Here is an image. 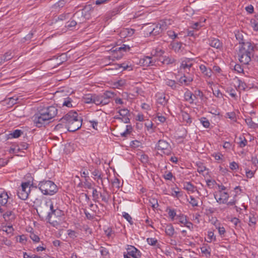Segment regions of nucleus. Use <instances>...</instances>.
<instances>
[{"instance_id": "f257e3e1", "label": "nucleus", "mask_w": 258, "mask_h": 258, "mask_svg": "<svg viewBox=\"0 0 258 258\" xmlns=\"http://www.w3.org/2000/svg\"><path fill=\"white\" fill-rule=\"evenodd\" d=\"M57 113V109L54 106H49L40 110L33 117L34 123L36 126L41 127L48 123V121L54 116Z\"/></svg>"}, {"instance_id": "f03ea898", "label": "nucleus", "mask_w": 258, "mask_h": 258, "mask_svg": "<svg viewBox=\"0 0 258 258\" xmlns=\"http://www.w3.org/2000/svg\"><path fill=\"white\" fill-rule=\"evenodd\" d=\"M255 47L251 42H247L242 46H239L237 53L239 61L244 64H248L253 57Z\"/></svg>"}, {"instance_id": "7ed1b4c3", "label": "nucleus", "mask_w": 258, "mask_h": 258, "mask_svg": "<svg viewBox=\"0 0 258 258\" xmlns=\"http://www.w3.org/2000/svg\"><path fill=\"white\" fill-rule=\"evenodd\" d=\"M37 212L39 217L43 219L45 217L47 222L51 223V218L53 215H56V210L54 209L53 204L51 201L46 202L44 204H41Z\"/></svg>"}, {"instance_id": "20e7f679", "label": "nucleus", "mask_w": 258, "mask_h": 258, "mask_svg": "<svg viewBox=\"0 0 258 258\" xmlns=\"http://www.w3.org/2000/svg\"><path fill=\"white\" fill-rule=\"evenodd\" d=\"M38 186L42 194L44 195L52 196L56 193L58 188L56 185L51 180H44L40 181Z\"/></svg>"}, {"instance_id": "39448f33", "label": "nucleus", "mask_w": 258, "mask_h": 258, "mask_svg": "<svg viewBox=\"0 0 258 258\" xmlns=\"http://www.w3.org/2000/svg\"><path fill=\"white\" fill-rule=\"evenodd\" d=\"M33 179L32 178L31 180L22 182L17 190V195L19 199L24 201L27 200L31 192V187L37 188V185L33 184Z\"/></svg>"}, {"instance_id": "423d86ee", "label": "nucleus", "mask_w": 258, "mask_h": 258, "mask_svg": "<svg viewBox=\"0 0 258 258\" xmlns=\"http://www.w3.org/2000/svg\"><path fill=\"white\" fill-rule=\"evenodd\" d=\"M78 117V114L76 111H71L60 119V121L67 126Z\"/></svg>"}, {"instance_id": "0eeeda50", "label": "nucleus", "mask_w": 258, "mask_h": 258, "mask_svg": "<svg viewBox=\"0 0 258 258\" xmlns=\"http://www.w3.org/2000/svg\"><path fill=\"white\" fill-rule=\"evenodd\" d=\"M130 47L128 45L123 44L120 47H113L110 49L111 52L113 53V57L117 59L122 57L121 52H126L129 51Z\"/></svg>"}, {"instance_id": "6e6552de", "label": "nucleus", "mask_w": 258, "mask_h": 258, "mask_svg": "<svg viewBox=\"0 0 258 258\" xmlns=\"http://www.w3.org/2000/svg\"><path fill=\"white\" fill-rule=\"evenodd\" d=\"M114 92L106 91L103 94L100 95L101 102V106L108 104L111 99L115 96Z\"/></svg>"}, {"instance_id": "1a4fd4ad", "label": "nucleus", "mask_w": 258, "mask_h": 258, "mask_svg": "<svg viewBox=\"0 0 258 258\" xmlns=\"http://www.w3.org/2000/svg\"><path fill=\"white\" fill-rule=\"evenodd\" d=\"M82 119L81 117H78L72 122H71L66 127L68 131L70 132H74L79 130L82 126Z\"/></svg>"}, {"instance_id": "9d476101", "label": "nucleus", "mask_w": 258, "mask_h": 258, "mask_svg": "<svg viewBox=\"0 0 258 258\" xmlns=\"http://www.w3.org/2000/svg\"><path fill=\"white\" fill-rule=\"evenodd\" d=\"M172 49L177 53L183 54L185 52L184 47L185 44L179 42H174L171 44Z\"/></svg>"}, {"instance_id": "9b49d317", "label": "nucleus", "mask_w": 258, "mask_h": 258, "mask_svg": "<svg viewBox=\"0 0 258 258\" xmlns=\"http://www.w3.org/2000/svg\"><path fill=\"white\" fill-rule=\"evenodd\" d=\"M156 60L153 57L144 56L140 60V63L145 67L155 66Z\"/></svg>"}, {"instance_id": "f8f14e48", "label": "nucleus", "mask_w": 258, "mask_h": 258, "mask_svg": "<svg viewBox=\"0 0 258 258\" xmlns=\"http://www.w3.org/2000/svg\"><path fill=\"white\" fill-rule=\"evenodd\" d=\"M235 35L236 40L239 42V46H242L245 43L251 42L249 41H246L245 39V37H246V34L242 31H237Z\"/></svg>"}, {"instance_id": "ddd939ff", "label": "nucleus", "mask_w": 258, "mask_h": 258, "mask_svg": "<svg viewBox=\"0 0 258 258\" xmlns=\"http://www.w3.org/2000/svg\"><path fill=\"white\" fill-rule=\"evenodd\" d=\"M127 251V254L134 258H139L141 256L140 251L134 246L128 245Z\"/></svg>"}, {"instance_id": "4468645a", "label": "nucleus", "mask_w": 258, "mask_h": 258, "mask_svg": "<svg viewBox=\"0 0 258 258\" xmlns=\"http://www.w3.org/2000/svg\"><path fill=\"white\" fill-rule=\"evenodd\" d=\"M220 197L218 198L217 194H214V198L219 204H226L229 198V195L226 192H221L220 191Z\"/></svg>"}, {"instance_id": "2eb2a0df", "label": "nucleus", "mask_w": 258, "mask_h": 258, "mask_svg": "<svg viewBox=\"0 0 258 258\" xmlns=\"http://www.w3.org/2000/svg\"><path fill=\"white\" fill-rule=\"evenodd\" d=\"M22 147L21 148L20 146H13V147L10 149L9 152L10 153L14 154L16 155L23 156V155L21 153H23V150H27L28 146H22Z\"/></svg>"}, {"instance_id": "dca6fc26", "label": "nucleus", "mask_w": 258, "mask_h": 258, "mask_svg": "<svg viewBox=\"0 0 258 258\" xmlns=\"http://www.w3.org/2000/svg\"><path fill=\"white\" fill-rule=\"evenodd\" d=\"M103 192H100L99 197L101 199V201L108 204L110 199V194L107 191L106 188L103 187Z\"/></svg>"}, {"instance_id": "f3484780", "label": "nucleus", "mask_w": 258, "mask_h": 258, "mask_svg": "<svg viewBox=\"0 0 258 258\" xmlns=\"http://www.w3.org/2000/svg\"><path fill=\"white\" fill-rule=\"evenodd\" d=\"M209 44L211 46L217 49H220L222 47V42L217 38H211L209 39Z\"/></svg>"}, {"instance_id": "a211bd4d", "label": "nucleus", "mask_w": 258, "mask_h": 258, "mask_svg": "<svg viewBox=\"0 0 258 258\" xmlns=\"http://www.w3.org/2000/svg\"><path fill=\"white\" fill-rule=\"evenodd\" d=\"M155 27L154 24H149L146 25L143 27V30L144 32V34L148 36L152 35V32L154 30Z\"/></svg>"}, {"instance_id": "6ab92c4d", "label": "nucleus", "mask_w": 258, "mask_h": 258, "mask_svg": "<svg viewBox=\"0 0 258 258\" xmlns=\"http://www.w3.org/2000/svg\"><path fill=\"white\" fill-rule=\"evenodd\" d=\"M200 69L204 76L207 78H210L212 75V71L210 68H207L204 64L200 66Z\"/></svg>"}, {"instance_id": "aec40b11", "label": "nucleus", "mask_w": 258, "mask_h": 258, "mask_svg": "<svg viewBox=\"0 0 258 258\" xmlns=\"http://www.w3.org/2000/svg\"><path fill=\"white\" fill-rule=\"evenodd\" d=\"M91 10H92V6L91 5H89L85 6L82 10L79 11L81 12V13H82L83 16L87 20V19H89L90 17V15H91L90 12L91 11Z\"/></svg>"}, {"instance_id": "412c9836", "label": "nucleus", "mask_w": 258, "mask_h": 258, "mask_svg": "<svg viewBox=\"0 0 258 258\" xmlns=\"http://www.w3.org/2000/svg\"><path fill=\"white\" fill-rule=\"evenodd\" d=\"M13 56L14 55L11 51H7L3 55V56L0 57V65H2L6 61L11 59Z\"/></svg>"}, {"instance_id": "4be33fe9", "label": "nucleus", "mask_w": 258, "mask_h": 258, "mask_svg": "<svg viewBox=\"0 0 258 258\" xmlns=\"http://www.w3.org/2000/svg\"><path fill=\"white\" fill-rule=\"evenodd\" d=\"M169 99V96H166L164 94H161L158 96L157 102L163 106L167 105Z\"/></svg>"}, {"instance_id": "5701e85b", "label": "nucleus", "mask_w": 258, "mask_h": 258, "mask_svg": "<svg viewBox=\"0 0 258 258\" xmlns=\"http://www.w3.org/2000/svg\"><path fill=\"white\" fill-rule=\"evenodd\" d=\"M73 18L76 20L78 24H82L86 20V18L83 16L82 13L79 11L77 12L74 15Z\"/></svg>"}, {"instance_id": "b1692460", "label": "nucleus", "mask_w": 258, "mask_h": 258, "mask_svg": "<svg viewBox=\"0 0 258 258\" xmlns=\"http://www.w3.org/2000/svg\"><path fill=\"white\" fill-rule=\"evenodd\" d=\"M184 98L186 101L189 102L190 103H193L197 97L191 92L187 90L184 93Z\"/></svg>"}, {"instance_id": "393cba45", "label": "nucleus", "mask_w": 258, "mask_h": 258, "mask_svg": "<svg viewBox=\"0 0 258 258\" xmlns=\"http://www.w3.org/2000/svg\"><path fill=\"white\" fill-rule=\"evenodd\" d=\"M172 21L170 19H165L161 20L158 23L162 30H166L168 26L172 24Z\"/></svg>"}, {"instance_id": "a878e982", "label": "nucleus", "mask_w": 258, "mask_h": 258, "mask_svg": "<svg viewBox=\"0 0 258 258\" xmlns=\"http://www.w3.org/2000/svg\"><path fill=\"white\" fill-rule=\"evenodd\" d=\"M9 196L6 192L0 194V206H4L8 203Z\"/></svg>"}, {"instance_id": "bb28decb", "label": "nucleus", "mask_w": 258, "mask_h": 258, "mask_svg": "<svg viewBox=\"0 0 258 258\" xmlns=\"http://www.w3.org/2000/svg\"><path fill=\"white\" fill-rule=\"evenodd\" d=\"M165 232L166 234L170 237H172L174 235L175 230L172 224H170L166 225Z\"/></svg>"}, {"instance_id": "cd10ccee", "label": "nucleus", "mask_w": 258, "mask_h": 258, "mask_svg": "<svg viewBox=\"0 0 258 258\" xmlns=\"http://www.w3.org/2000/svg\"><path fill=\"white\" fill-rule=\"evenodd\" d=\"M5 221L13 220L15 219V215L11 211H8L3 215Z\"/></svg>"}, {"instance_id": "c85d7f7f", "label": "nucleus", "mask_w": 258, "mask_h": 258, "mask_svg": "<svg viewBox=\"0 0 258 258\" xmlns=\"http://www.w3.org/2000/svg\"><path fill=\"white\" fill-rule=\"evenodd\" d=\"M192 81V79L191 77H187L185 76L181 77L179 80V82L181 84H184L188 85L189 83Z\"/></svg>"}, {"instance_id": "c756f323", "label": "nucleus", "mask_w": 258, "mask_h": 258, "mask_svg": "<svg viewBox=\"0 0 258 258\" xmlns=\"http://www.w3.org/2000/svg\"><path fill=\"white\" fill-rule=\"evenodd\" d=\"M250 25L254 30L258 31V15L255 16L254 18L251 19Z\"/></svg>"}, {"instance_id": "7c9ffc66", "label": "nucleus", "mask_w": 258, "mask_h": 258, "mask_svg": "<svg viewBox=\"0 0 258 258\" xmlns=\"http://www.w3.org/2000/svg\"><path fill=\"white\" fill-rule=\"evenodd\" d=\"M246 123L251 128H256L258 127V124L253 122L251 117H248L245 119Z\"/></svg>"}, {"instance_id": "2f4dec72", "label": "nucleus", "mask_w": 258, "mask_h": 258, "mask_svg": "<svg viewBox=\"0 0 258 258\" xmlns=\"http://www.w3.org/2000/svg\"><path fill=\"white\" fill-rule=\"evenodd\" d=\"M135 33V30L131 28H125L124 29L122 32V35H125V37H131Z\"/></svg>"}, {"instance_id": "473e14b6", "label": "nucleus", "mask_w": 258, "mask_h": 258, "mask_svg": "<svg viewBox=\"0 0 258 258\" xmlns=\"http://www.w3.org/2000/svg\"><path fill=\"white\" fill-rule=\"evenodd\" d=\"M23 132L20 130H16L9 135V138H17L21 136Z\"/></svg>"}, {"instance_id": "72a5a7b5", "label": "nucleus", "mask_w": 258, "mask_h": 258, "mask_svg": "<svg viewBox=\"0 0 258 258\" xmlns=\"http://www.w3.org/2000/svg\"><path fill=\"white\" fill-rule=\"evenodd\" d=\"M92 175L95 177V179L97 178L98 179H102L103 174L98 169H95L92 172ZM101 184L103 185V181L101 180Z\"/></svg>"}, {"instance_id": "f704fd0d", "label": "nucleus", "mask_w": 258, "mask_h": 258, "mask_svg": "<svg viewBox=\"0 0 258 258\" xmlns=\"http://www.w3.org/2000/svg\"><path fill=\"white\" fill-rule=\"evenodd\" d=\"M62 105V106H66L68 107H73V99L72 98L68 97L66 98H64L63 101Z\"/></svg>"}, {"instance_id": "c9c22d12", "label": "nucleus", "mask_w": 258, "mask_h": 258, "mask_svg": "<svg viewBox=\"0 0 258 258\" xmlns=\"http://www.w3.org/2000/svg\"><path fill=\"white\" fill-rule=\"evenodd\" d=\"M184 188L187 190V191L194 192L196 190V187L190 182H188L184 183Z\"/></svg>"}, {"instance_id": "e433bc0d", "label": "nucleus", "mask_w": 258, "mask_h": 258, "mask_svg": "<svg viewBox=\"0 0 258 258\" xmlns=\"http://www.w3.org/2000/svg\"><path fill=\"white\" fill-rule=\"evenodd\" d=\"M196 166L197 167V171L200 173H203L206 169V168L204 166V164L200 161L197 162L196 163Z\"/></svg>"}, {"instance_id": "4c0bfd02", "label": "nucleus", "mask_w": 258, "mask_h": 258, "mask_svg": "<svg viewBox=\"0 0 258 258\" xmlns=\"http://www.w3.org/2000/svg\"><path fill=\"white\" fill-rule=\"evenodd\" d=\"M57 65L59 66L67 60L66 55L64 53L56 57Z\"/></svg>"}, {"instance_id": "58836bf2", "label": "nucleus", "mask_w": 258, "mask_h": 258, "mask_svg": "<svg viewBox=\"0 0 258 258\" xmlns=\"http://www.w3.org/2000/svg\"><path fill=\"white\" fill-rule=\"evenodd\" d=\"M100 192L97 191V189L93 188L92 192L93 200L95 202H99Z\"/></svg>"}, {"instance_id": "ea45409f", "label": "nucleus", "mask_w": 258, "mask_h": 258, "mask_svg": "<svg viewBox=\"0 0 258 258\" xmlns=\"http://www.w3.org/2000/svg\"><path fill=\"white\" fill-rule=\"evenodd\" d=\"M132 130V127L131 125H127L126 126V129L122 132L120 133V135L121 137H126L127 135L130 134L131 131Z\"/></svg>"}, {"instance_id": "a19ab883", "label": "nucleus", "mask_w": 258, "mask_h": 258, "mask_svg": "<svg viewBox=\"0 0 258 258\" xmlns=\"http://www.w3.org/2000/svg\"><path fill=\"white\" fill-rule=\"evenodd\" d=\"M163 30L159 25V24H155L154 30L152 32V36H156L159 34Z\"/></svg>"}, {"instance_id": "79ce46f5", "label": "nucleus", "mask_w": 258, "mask_h": 258, "mask_svg": "<svg viewBox=\"0 0 258 258\" xmlns=\"http://www.w3.org/2000/svg\"><path fill=\"white\" fill-rule=\"evenodd\" d=\"M64 1L63 0H60L53 5V8L54 9L55 11L59 10V8H62L64 6Z\"/></svg>"}, {"instance_id": "37998d69", "label": "nucleus", "mask_w": 258, "mask_h": 258, "mask_svg": "<svg viewBox=\"0 0 258 258\" xmlns=\"http://www.w3.org/2000/svg\"><path fill=\"white\" fill-rule=\"evenodd\" d=\"M166 84L173 89H175L177 87V84L174 80H166Z\"/></svg>"}, {"instance_id": "c03bdc74", "label": "nucleus", "mask_w": 258, "mask_h": 258, "mask_svg": "<svg viewBox=\"0 0 258 258\" xmlns=\"http://www.w3.org/2000/svg\"><path fill=\"white\" fill-rule=\"evenodd\" d=\"M93 103L96 105H101L100 95H93Z\"/></svg>"}, {"instance_id": "a18cd8bd", "label": "nucleus", "mask_w": 258, "mask_h": 258, "mask_svg": "<svg viewBox=\"0 0 258 258\" xmlns=\"http://www.w3.org/2000/svg\"><path fill=\"white\" fill-rule=\"evenodd\" d=\"M137 155L140 156V160L143 164H146L148 162V156L145 154H140L137 153Z\"/></svg>"}, {"instance_id": "49530a36", "label": "nucleus", "mask_w": 258, "mask_h": 258, "mask_svg": "<svg viewBox=\"0 0 258 258\" xmlns=\"http://www.w3.org/2000/svg\"><path fill=\"white\" fill-rule=\"evenodd\" d=\"M118 113L119 114V115L121 116V117L130 116V111L126 108L120 109L118 111Z\"/></svg>"}, {"instance_id": "de8ad7c7", "label": "nucleus", "mask_w": 258, "mask_h": 258, "mask_svg": "<svg viewBox=\"0 0 258 258\" xmlns=\"http://www.w3.org/2000/svg\"><path fill=\"white\" fill-rule=\"evenodd\" d=\"M183 119L186 121V123H190L191 122V119L190 115L186 112H183L182 113Z\"/></svg>"}, {"instance_id": "09e8293b", "label": "nucleus", "mask_w": 258, "mask_h": 258, "mask_svg": "<svg viewBox=\"0 0 258 258\" xmlns=\"http://www.w3.org/2000/svg\"><path fill=\"white\" fill-rule=\"evenodd\" d=\"M93 95H87L84 97L83 99V101L85 103L89 104L93 103Z\"/></svg>"}, {"instance_id": "8fccbe9b", "label": "nucleus", "mask_w": 258, "mask_h": 258, "mask_svg": "<svg viewBox=\"0 0 258 258\" xmlns=\"http://www.w3.org/2000/svg\"><path fill=\"white\" fill-rule=\"evenodd\" d=\"M201 123L205 127H209L210 126V122L209 120L206 117H202L200 119Z\"/></svg>"}, {"instance_id": "3c124183", "label": "nucleus", "mask_w": 258, "mask_h": 258, "mask_svg": "<svg viewBox=\"0 0 258 258\" xmlns=\"http://www.w3.org/2000/svg\"><path fill=\"white\" fill-rule=\"evenodd\" d=\"M67 233L69 236L71 238L75 239L77 237V233L74 230L69 229L67 230Z\"/></svg>"}, {"instance_id": "603ef678", "label": "nucleus", "mask_w": 258, "mask_h": 258, "mask_svg": "<svg viewBox=\"0 0 258 258\" xmlns=\"http://www.w3.org/2000/svg\"><path fill=\"white\" fill-rule=\"evenodd\" d=\"M122 216L130 223V224H133L132 218L128 213L126 212H123Z\"/></svg>"}, {"instance_id": "864d4df0", "label": "nucleus", "mask_w": 258, "mask_h": 258, "mask_svg": "<svg viewBox=\"0 0 258 258\" xmlns=\"http://www.w3.org/2000/svg\"><path fill=\"white\" fill-rule=\"evenodd\" d=\"M125 80H120L114 83V86L116 88H119L120 87L123 86L125 84Z\"/></svg>"}, {"instance_id": "5fc2aeb1", "label": "nucleus", "mask_w": 258, "mask_h": 258, "mask_svg": "<svg viewBox=\"0 0 258 258\" xmlns=\"http://www.w3.org/2000/svg\"><path fill=\"white\" fill-rule=\"evenodd\" d=\"M66 154H70L74 151L73 146H64L63 149Z\"/></svg>"}, {"instance_id": "6e6d98bb", "label": "nucleus", "mask_w": 258, "mask_h": 258, "mask_svg": "<svg viewBox=\"0 0 258 258\" xmlns=\"http://www.w3.org/2000/svg\"><path fill=\"white\" fill-rule=\"evenodd\" d=\"M189 198L190 200L188 199V201L192 205V207L198 206V202L194 197L192 196H190Z\"/></svg>"}, {"instance_id": "4d7b16f0", "label": "nucleus", "mask_w": 258, "mask_h": 258, "mask_svg": "<svg viewBox=\"0 0 258 258\" xmlns=\"http://www.w3.org/2000/svg\"><path fill=\"white\" fill-rule=\"evenodd\" d=\"M169 210L168 214L170 218H171L172 220H173L174 217L176 216V214L175 212V211L173 209H171L169 208H168L167 210Z\"/></svg>"}, {"instance_id": "13d9d810", "label": "nucleus", "mask_w": 258, "mask_h": 258, "mask_svg": "<svg viewBox=\"0 0 258 258\" xmlns=\"http://www.w3.org/2000/svg\"><path fill=\"white\" fill-rule=\"evenodd\" d=\"M178 217L179 218V222L183 225H185L188 221L186 219V216L182 215L181 216H178Z\"/></svg>"}, {"instance_id": "bf43d9fd", "label": "nucleus", "mask_w": 258, "mask_h": 258, "mask_svg": "<svg viewBox=\"0 0 258 258\" xmlns=\"http://www.w3.org/2000/svg\"><path fill=\"white\" fill-rule=\"evenodd\" d=\"M246 87V84L240 80H238V88L239 90H244Z\"/></svg>"}, {"instance_id": "052dcab7", "label": "nucleus", "mask_w": 258, "mask_h": 258, "mask_svg": "<svg viewBox=\"0 0 258 258\" xmlns=\"http://www.w3.org/2000/svg\"><path fill=\"white\" fill-rule=\"evenodd\" d=\"M208 240L207 242H211L212 240H216V236H214V233L213 232L210 231L208 232Z\"/></svg>"}, {"instance_id": "680f3d73", "label": "nucleus", "mask_w": 258, "mask_h": 258, "mask_svg": "<svg viewBox=\"0 0 258 258\" xmlns=\"http://www.w3.org/2000/svg\"><path fill=\"white\" fill-rule=\"evenodd\" d=\"M112 185L116 187L117 189H119L120 187V180L117 178H115L113 181L112 182Z\"/></svg>"}, {"instance_id": "e2e57ef3", "label": "nucleus", "mask_w": 258, "mask_h": 258, "mask_svg": "<svg viewBox=\"0 0 258 258\" xmlns=\"http://www.w3.org/2000/svg\"><path fill=\"white\" fill-rule=\"evenodd\" d=\"M30 238L35 242H38L40 240L39 236L33 233H31L30 235Z\"/></svg>"}, {"instance_id": "0e129e2a", "label": "nucleus", "mask_w": 258, "mask_h": 258, "mask_svg": "<svg viewBox=\"0 0 258 258\" xmlns=\"http://www.w3.org/2000/svg\"><path fill=\"white\" fill-rule=\"evenodd\" d=\"M174 61H175V60L174 58L167 57H165L163 59V62L164 63H166V64H171V63H173Z\"/></svg>"}, {"instance_id": "69168bd1", "label": "nucleus", "mask_w": 258, "mask_h": 258, "mask_svg": "<svg viewBox=\"0 0 258 258\" xmlns=\"http://www.w3.org/2000/svg\"><path fill=\"white\" fill-rule=\"evenodd\" d=\"M147 241L149 244L151 245H155L157 242V240L155 238H148Z\"/></svg>"}, {"instance_id": "338daca9", "label": "nucleus", "mask_w": 258, "mask_h": 258, "mask_svg": "<svg viewBox=\"0 0 258 258\" xmlns=\"http://www.w3.org/2000/svg\"><path fill=\"white\" fill-rule=\"evenodd\" d=\"M76 21H77L74 19L72 21L68 22L67 26L68 27H75L77 24H78Z\"/></svg>"}, {"instance_id": "774afa93", "label": "nucleus", "mask_w": 258, "mask_h": 258, "mask_svg": "<svg viewBox=\"0 0 258 258\" xmlns=\"http://www.w3.org/2000/svg\"><path fill=\"white\" fill-rule=\"evenodd\" d=\"M234 69L235 71L237 72L238 73H242L243 71V68H242L241 66L239 64H236L234 66Z\"/></svg>"}]
</instances>
